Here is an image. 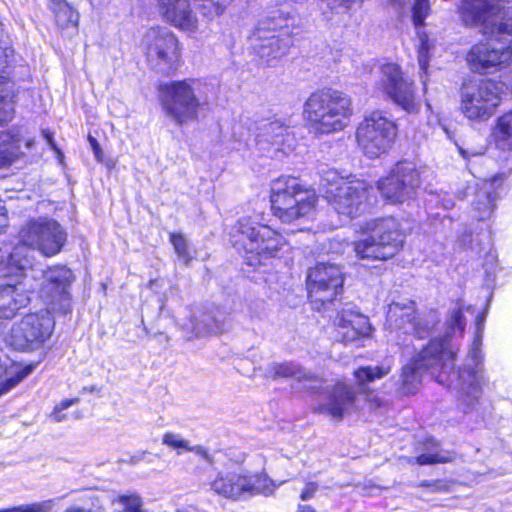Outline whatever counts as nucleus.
<instances>
[{
	"label": "nucleus",
	"mask_w": 512,
	"mask_h": 512,
	"mask_svg": "<svg viewBox=\"0 0 512 512\" xmlns=\"http://www.w3.org/2000/svg\"><path fill=\"white\" fill-rule=\"evenodd\" d=\"M457 352L458 349L447 337L431 340L403 366L399 379L400 393H416L421 385L423 373L429 372L439 384L454 387L465 412L474 409L483 394V387L487 384L480 337L474 339L464 366L455 372L453 368Z\"/></svg>",
	"instance_id": "nucleus-1"
},
{
	"label": "nucleus",
	"mask_w": 512,
	"mask_h": 512,
	"mask_svg": "<svg viewBox=\"0 0 512 512\" xmlns=\"http://www.w3.org/2000/svg\"><path fill=\"white\" fill-rule=\"evenodd\" d=\"M67 232L55 219L38 217L26 221L18 232V244L11 252L0 249V274L34 272V251L45 257L61 252Z\"/></svg>",
	"instance_id": "nucleus-2"
},
{
	"label": "nucleus",
	"mask_w": 512,
	"mask_h": 512,
	"mask_svg": "<svg viewBox=\"0 0 512 512\" xmlns=\"http://www.w3.org/2000/svg\"><path fill=\"white\" fill-rule=\"evenodd\" d=\"M353 114L350 96L335 89L313 92L304 103L303 117L316 135L342 131Z\"/></svg>",
	"instance_id": "nucleus-3"
},
{
	"label": "nucleus",
	"mask_w": 512,
	"mask_h": 512,
	"mask_svg": "<svg viewBox=\"0 0 512 512\" xmlns=\"http://www.w3.org/2000/svg\"><path fill=\"white\" fill-rule=\"evenodd\" d=\"M297 17L283 9L259 20L250 42L253 53L268 66H274L289 51Z\"/></svg>",
	"instance_id": "nucleus-4"
},
{
	"label": "nucleus",
	"mask_w": 512,
	"mask_h": 512,
	"mask_svg": "<svg viewBox=\"0 0 512 512\" xmlns=\"http://www.w3.org/2000/svg\"><path fill=\"white\" fill-rule=\"evenodd\" d=\"M231 241L234 247L245 253L247 264L254 267L278 257L287 245L279 232L250 216L238 220L231 232Z\"/></svg>",
	"instance_id": "nucleus-5"
},
{
	"label": "nucleus",
	"mask_w": 512,
	"mask_h": 512,
	"mask_svg": "<svg viewBox=\"0 0 512 512\" xmlns=\"http://www.w3.org/2000/svg\"><path fill=\"white\" fill-rule=\"evenodd\" d=\"M402 245L399 224L395 218L389 217L366 222L353 248L359 259L384 261L394 257Z\"/></svg>",
	"instance_id": "nucleus-6"
},
{
	"label": "nucleus",
	"mask_w": 512,
	"mask_h": 512,
	"mask_svg": "<svg viewBox=\"0 0 512 512\" xmlns=\"http://www.w3.org/2000/svg\"><path fill=\"white\" fill-rule=\"evenodd\" d=\"M317 201L315 192L292 176H280L271 183L270 202L273 215L283 223L310 216Z\"/></svg>",
	"instance_id": "nucleus-7"
},
{
	"label": "nucleus",
	"mask_w": 512,
	"mask_h": 512,
	"mask_svg": "<svg viewBox=\"0 0 512 512\" xmlns=\"http://www.w3.org/2000/svg\"><path fill=\"white\" fill-rule=\"evenodd\" d=\"M320 185L335 211L347 218H354L365 208L368 188L360 180H346L333 169L321 175Z\"/></svg>",
	"instance_id": "nucleus-8"
},
{
	"label": "nucleus",
	"mask_w": 512,
	"mask_h": 512,
	"mask_svg": "<svg viewBox=\"0 0 512 512\" xmlns=\"http://www.w3.org/2000/svg\"><path fill=\"white\" fill-rule=\"evenodd\" d=\"M398 127L385 112L375 110L365 115L356 129L359 149L369 158L387 153L397 138Z\"/></svg>",
	"instance_id": "nucleus-9"
},
{
	"label": "nucleus",
	"mask_w": 512,
	"mask_h": 512,
	"mask_svg": "<svg viewBox=\"0 0 512 512\" xmlns=\"http://www.w3.org/2000/svg\"><path fill=\"white\" fill-rule=\"evenodd\" d=\"M502 85L491 80L464 84L460 91V110L470 121L490 119L501 102Z\"/></svg>",
	"instance_id": "nucleus-10"
},
{
	"label": "nucleus",
	"mask_w": 512,
	"mask_h": 512,
	"mask_svg": "<svg viewBox=\"0 0 512 512\" xmlns=\"http://www.w3.org/2000/svg\"><path fill=\"white\" fill-rule=\"evenodd\" d=\"M196 80L173 81L162 91L161 104L167 117L177 124L195 120L201 105Z\"/></svg>",
	"instance_id": "nucleus-11"
},
{
	"label": "nucleus",
	"mask_w": 512,
	"mask_h": 512,
	"mask_svg": "<svg viewBox=\"0 0 512 512\" xmlns=\"http://www.w3.org/2000/svg\"><path fill=\"white\" fill-rule=\"evenodd\" d=\"M54 320L48 311L30 313L15 322L6 342L16 350H36L51 336Z\"/></svg>",
	"instance_id": "nucleus-12"
},
{
	"label": "nucleus",
	"mask_w": 512,
	"mask_h": 512,
	"mask_svg": "<svg viewBox=\"0 0 512 512\" xmlns=\"http://www.w3.org/2000/svg\"><path fill=\"white\" fill-rule=\"evenodd\" d=\"M437 321L434 312L429 314V319L416 317L415 303L410 300L392 302L387 311L386 329L392 338L401 340L402 336H416L424 338L429 335Z\"/></svg>",
	"instance_id": "nucleus-13"
},
{
	"label": "nucleus",
	"mask_w": 512,
	"mask_h": 512,
	"mask_svg": "<svg viewBox=\"0 0 512 512\" xmlns=\"http://www.w3.org/2000/svg\"><path fill=\"white\" fill-rule=\"evenodd\" d=\"M344 278L335 264L318 263L307 274L306 286L313 309L320 311L342 291Z\"/></svg>",
	"instance_id": "nucleus-14"
},
{
	"label": "nucleus",
	"mask_w": 512,
	"mask_h": 512,
	"mask_svg": "<svg viewBox=\"0 0 512 512\" xmlns=\"http://www.w3.org/2000/svg\"><path fill=\"white\" fill-rule=\"evenodd\" d=\"M375 89L387 95L406 112L417 113L419 111L420 104L416 99L414 84L403 77L397 64L386 63L380 67Z\"/></svg>",
	"instance_id": "nucleus-15"
},
{
	"label": "nucleus",
	"mask_w": 512,
	"mask_h": 512,
	"mask_svg": "<svg viewBox=\"0 0 512 512\" xmlns=\"http://www.w3.org/2000/svg\"><path fill=\"white\" fill-rule=\"evenodd\" d=\"M143 46L148 60L159 70L169 71L180 61V44L173 32L167 28L153 27L143 37Z\"/></svg>",
	"instance_id": "nucleus-16"
},
{
	"label": "nucleus",
	"mask_w": 512,
	"mask_h": 512,
	"mask_svg": "<svg viewBox=\"0 0 512 512\" xmlns=\"http://www.w3.org/2000/svg\"><path fill=\"white\" fill-rule=\"evenodd\" d=\"M29 277L32 275L36 281L38 275H41L40 297L53 309H65L70 299V287L74 280L73 272L63 265H55L48 267L45 271H38L34 268V272L28 271ZM35 285V283H33Z\"/></svg>",
	"instance_id": "nucleus-17"
},
{
	"label": "nucleus",
	"mask_w": 512,
	"mask_h": 512,
	"mask_svg": "<svg viewBox=\"0 0 512 512\" xmlns=\"http://www.w3.org/2000/svg\"><path fill=\"white\" fill-rule=\"evenodd\" d=\"M420 186L419 172L414 163L399 162L390 174L378 182V189L386 201L403 203L411 199Z\"/></svg>",
	"instance_id": "nucleus-18"
},
{
	"label": "nucleus",
	"mask_w": 512,
	"mask_h": 512,
	"mask_svg": "<svg viewBox=\"0 0 512 512\" xmlns=\"http://www.w3.org/2000/svg\"><path fill=\"white\" fill-rule=\"evenodd\" d=\"M484 35L487 42L474 45L467 55L471 70L479 73L512 61V40L498 39L496 34L491 33Z\"/></svg>",
	"instance_id": "nucleus-19"
},
{
	"label": "nucleus",
	"mask_w": 512,
	"mask_h": 512,
	"mask_svg": "<svg viewBox=\"0 0 512 512\" xmlns=\"http://www.w3.org/2000/svg\"><path fill=\"white\" fill-rule=\"evenodd\" d=\"M0 278H6L7 283L0 285V318H12L16 312L25 307L30 301V293L36 289L29 277L28 271L23 274H0Z\"/></svg>",
	"instance_id": "nucleus-20"
},
{
	"label": "nucleus",
	"mask_w": 512,
	"mask_h": 512,
	"mask_svg": "<svg viewBox=\"0 0 512 512\" xmlns=\"http://www.w3.org/2000/svg\"><path fill=\"white\" fill-rule=\"evenodd\" d=\"M458 12L465 26H482L483 34H494L500 5L489 0H460Z\"/></svg>",
	"instance_id": "nucleus-21"
},
{
	"label": "nucleus",
	"mask_w": 512,
	"mask_h": 512,
	"mask_svg": "<svg viewBox=\"0 0 512 512\" xmlns=\"http://www.w3.org/2000/svg\"><path fill=\"white\" fill-rule=\"evenodd\" d=\"M210 490L217 496L236 501L245 494L261 491L251 477L236 471H221L209 482Z\"/></svg>",
	"instance_id": "nucleus-22"
},
{
	"label": "nucleus",
	"mask_w": 512,
	"mask_h": 512,
	"mask_svg": "<svg viewBox=\"0 0 512 512\" xmlns=\"http://www.w3.org/2000/svg\"><path fill=\"white\" fill-rule=\"evenodd\" d=\"M165 21L175 28L194 34L199 29V20L194 12L193 0H156Z\"/></svg>",
	"instance_id": "nucleus-23"
},
{
	"label": "nucleus",
	"mask_w": 512,
	"mask_h": 512,
	"mask_svg": "<svg viewBox=\"0 0 512 512\" xmlns=\"http://www.w3.org/2000/svg\"><path fill=\"white\" fill-rule=\"evenodd\" d=\"M336 336L342 342L368 338L372 327L367 316L351 308H343L334 319Z\"/></svg>",
	"instance_id": "nucleus-24"
},
{
	"label": "nucleus",
	"mask_w": 512,
	"mask_h": 512,
	"mask_svg": "<svg viewBox=\"0 0 512 512\" xmlns=\"http://www.w3.org/2000/svg\"><path fill=\"white\" fill-rule=\"evenodd\" d=\"M354 399L353 390L343 383H338L321 402L320 409L333 419L340 420L352 409Z\"/></svg>",
	"instance_id": "nucleus-25"
},
{
	"label": "nucleus",
	"mask_w": 512,
	"mask_h": 512,
	"mask_svg": "<svg viewBox=\"0 0 512 512\" xmlns=\"http://www.w3.org/2000/svg\"><path fill=\"white\" fill-rule=\"evenodd\" d=\"M258 144L269 143L274 146L275 152L289 153L292 150L294 138L289 127L280 120L265 123L260 129Z\"/></svg>",
	"instance_id": "nucleus-26"
},
{
	"label": "nucleus",
	"mask_w": 512,
	"mask_h": 512,
	"mask_svg": "<svg viewBox=\"0 0 512 512\" xmlns=\"http://www.w3.org/2000/svg\"><path fill=\"white\" fill-rule=\"evenodd\" d=\"M501 184L502 179L495 176L492 179L482 181L480 188L476 191L473 206L480 220L486 219L492 214L498 196L497 190Z\"/></svg>",
	"instance_id": "nucleus-27"
},
{
	"label": "nucleus",
	"mask_w": 512,
	"mask_h": 512,
	"mask_svg": "<svg viewBox=\"0 0 512 512\" xmlns=\"http://www.w3.org/2000/svg\"><path fill=\"white\" fill-rule=\"evenodd\" d=\"M8 48L0 45V123L6 122L12 117L13 106L11 103L12 85L8 80L6 71L8 64Z\"/></svg>",
	"instance_id": "nucleus-28"
},
{
	"label": "nucleus",
	"mask_w": 512,
	"mask_h": 512,
	"mask_svg": "<svg viewBox=\"0 0 512 512\" xmlns=\"http://www.w3.org/2000/svg\"><path fill=\"white\" fill-rule=\"evenodd\" d=\"M21 132L11 129L0 133V168L13 163L20 155Z\"/></svg>",
	"instance_id": "nucleus-29"
},
{
	"label": "nucleus",
	"mask_w": 512,
	"mask_h": 512,
	"mask_svg": "<svg viewBox=\"0 0 512 512\" xmlns=\"http://www.w3.org/2000/svg\"><path fill=\"white\" fill-rule=\"evenodd\" d=\"M183 326L196 337L218 334L224 329L223 323L210 314H201L199 317L193 316L190 323Z\"/></svg>",
	"instance_id": "nucleus-30"
},
{
	"label": "nucleus",
	"mask_w": 512,
	"mask_h": 512,
	"mask_svg": "<svg viewBox=\"0 0 512 512\" xmlns=\"http://www.w3.org/2000/svg\"><path fill=\"white\" fill-rule=\"evenodd\" d=\"M264 376L273 380L293 378L298 381L308 378L302 367L291 363H271L264 370Z\"/></svg>",
	"instance_id": "nucleus-31"
},
{
	"label": "nucleus",
	"mask_w": 512,
	"mask_h": 512,
	"mask_svg": "<svg viewBox=\"0 0 512 512\" xmlns=\"http://www.w3.org/2000/svg\"><path fill=\"white\" fill-rule=\"evenodd\" d=\"M493 136L499 149L512 151V111L498 118Z\"/></svg>",
	"instance_id": "nucleus-32"
},
{
	"label": "nucleus",
	"mask_w": 512,
	"mask_h": 512,
	"mask_svg": "<svg viewBox=\"0 0 512 512\" xmlns=\"http://www.w3.org/2000/svg\"><path fill=\"white\" fill-rule=\"evenodd\" d=\"M50 9L54 13L55 21L59 27L77 26L79 15L65 0L53 2V6H50Z\"/></svg>",
	"instance_id": "nucleus-33"
},
{
	"label": "nucleus",
	"mask_w": 512,
	"mask_h": 512,
	"mask_svg": "<svg viewBox=\"0 0 512 512\" xmlns=\"http://www.w3.org/2000/svg\"><path fill=\"white\" fill-rule=\"evenodd\" d=\"M392 370L391 361H384L383 363L376 366H365L360 367L354 372V376L357 382L361 385L382 379L387 376Z\"/></svg>",
	"instance_id": "nucleus-34"
},
{
	"label": "nucleus",
	"mask_w": 512,
	"mask_h": 512,
	"mask_svg": "<svg viewBox=\"0 0 512 512\" xmlns=\"http://www.w3.org/2000/svg\"><path fill=\"white\" fill-rule=\"evenodd\" d=\"M453 481L449 479L421 480L415 487L430 494H445L452 491Z\"/></svg>",
	"instance_id": "nucleus-35"
},
{
	"label": "nucleus",
	"mask_w": 512,
	"mask_h": 512,
	"mask_svg": "<svg viewBox=\"0 0 512 512\" xmlns=\"http://www.w3.org/2000/svg\"><path fill=\"white\" fill-rule=\"evenodd\" d=\"M455 459V455L449 450H439L429 453H422L415 458V463L424 465L444 464L452 462Z\"/></svg>",
	"instance_id": "nucleus-36"
},
{
	"label": "nucleus",
	"mask_w": 512,
	"mask_h": 512,
	"mask_svg": "<svg viewBox=\"0 0 512 512\" xmlns=\"http://www.w3.org/2000/svg\"><path fill=\"white\" fill-rule=\"evenodd\" d=\"M193 6L198 9L203 17L213 19L224 13L226 6L214 0H193Z\"/></svg>",
	"instance_id": "nucleus-37"
},
{
	"label": "nucleus",
	"mask_w": 512,
	"mask_h": 512,
	"mask_svg": "<svg viewBox=\"0 0 512 512\" xmlns=\"http://www.w3.org/2000/svg\"><path fill=\"white\" fill-rule=\"evenodd\" d=\"M170 241L174 247V250L178 256V258L184 263L189 264L192 260L193 255L191 253L188 240L181 233H171Z\"/></svg>",
	"instance_id": "nucleus-38"
},
{
	"label": "nucleus",
	"mask_w": 512,
	"mask_h": 512,
	"mask_svg": "<svg viewBox=\"0 0 512 512\" xmlns=\"http://www.w3.org/2000/svg\"><path fill=\"white\" fill-rule=\"evenodd\" d=\"M494 34L497 36L504 34L512 35V9H504V7L500 6Z\"/></svg>",
	"instance_id": "nucleus-39"
},
{
	"label": "nucleus",
	"mask_w": 512,
	"mask_h": 512,
	"mask_svg": "<svg viewBox=\"0 0 512 512\" xmlns=\"http://www.w3.org/2000/svg\"><path fill=\"white\" fill-rule=\"evenodd\" d=\"M322 9L330 10L332 13L339 14L347 12L354 5L360 4L363 0H321Z\"/></svg>",
	"instance_id": "nucleus-40"
},
{
	"label": "nucleus",
	"mask_w": 512,
	"mask_h": 512,
	"mask_svg": "<svg viewBox=\"0 0 512 512\" xmlns=\"http://www.w3.org/2000/svg\"><path fill=\"white\" fill-rule=\"evenodd\" d=\"M50 508V502L43 501L1 508L0 512H49Z\"/></svg>",
	"instance_id": "nucleus-41"
},
{
	"label": "nucleus",
	"mask_w": 512,
	"mask_h": 512,
	"mask_svg": "<svg viewBox=\"0 0 512 512\" xmlns=\"http://www.w3.org/2000/svg\"><path fill=\"white\" fill-rule=\"evenodd\" d=\"M429 13V0H415L412 8V20L415 27L422 26Z\"/></svg>",
	"instance_id": "nucleus-42"
},
{
	"label": "nucleus",
	"mask_w": 512,
	"mask_h": 512,
	"mask_svg": "<svg viewBox=\"0 0 512 512\" xmlns=\"http://www.w3.org/2000/svg\"><path fill=\"white\" fill-rule=\"evenodd\" d=\"M118 502H120L126 512H143L142 510V499L137 494H124L118 496Z\"/></svg>",
	"instance_id": "nucleus-43"
},
{
	"label": "nucleus",
	"mask_w": 512,
	"mask_h": 512,
	"mask_svg": "<svg viewBox=\"0 0 512 512\" xmlns=\"http://www.w3.org/2000/svg\"><path fill=\"white\" fill-rule=\"evenodd\" d=\"M420 45L418 48V62L422 70H426L428 66V52L432 44L425 33H419Z\"/></svg>",
	"instance_id": "nucleus-44"
},
{
	"label": "nucleus",
	"mask_w": 512,
	"mask_h": 512,
	"mask_svg": "<svg viewBox=\"0 0 512 512\" xmlns=\"http://www.w3.org/2000/svg\"><path fill=\"white\" fill-rule=\"evenodd\" d=\"M79 402V399L78 398H73V399H65L63 401L60 402L59 405H57L53 412L51 413L50 415V418L52 419V421L54 422H61V421H65V420H68L69 417L63 413L64 410L68 409L69 407H71L73 404H76Z\"/></svg>",
	"instance_id": "nucleus-45"
},
{
	"label": "nucleus",
	"mask_w": 512,
	"mask_h": 512,
	"mask_svg": "<svg viewBox=\"0 0 512 512\" xmlns=\"http://www.w3.org/2000/svg\"><path fill=\"white\" fill-rule=\"evenodd\" d=\"M162 444L172 448H191L189 442L180 434L167 432L164 434Z\"/></svg>",
	"instance_id": "nucleus-46"
},
{
	"label": "nucleus",
	"mask_w": 512,
	"mask_h": 512,
	"mask_svg": "<svg viewBox=\"0 0 512 512\" xmlns=\"http://www.w3.org/2000/svg\"><path fill=\"white\" fill-rule=\"evenodd\" d=\"M30 372H31V368H25V369H22L21 371H18L15 376L8 378L6 380L3 388L1 389L0 394L5 393V392L9 391L11 388H13L14 386H16L20 381H22L25 377H27Z\"/></svg>",
	"instance_id": "nucleus-47"
},
{
	"label": "nucleus",
	"mask_w": 512,
	"mask_h": 512,
	"mask_svg": "<svg viewBox=\"0 0 512 512\" xmlns=\"http://www.w3.org/2000/svg\"><path fill=\"white\" fill-rule=\"evenodd\" d=\"M319 490V484L314 481H308L305 483L302 488L299 498L301 501H308L315 497L316 493Z\"/></svg>",
	"instance_id": "nucleus-48"
},
{
	"label": "nucleus",
	"mask_w": 512,
	"mask_h": 512,
	"mask_svg": "<svg viewBox=\"0 0 512 512\" xmlns=\"http://www.w3.org/2000/svg\"><path fill=\"white\" fill-rule=\"evenodd\" d=\"M450 328L452 330H459L460 332L464 331L465 323H464V315L461 309H455L452 311L450 316Z\"/></svg>",
	"instance_id": "nucleus-49"
},
{
	"label": "nucleus",
	"mask_w": 512,
	"mask_h": 512,
	"mask_svg": "<svg viewBox=\"0 0 512 512\" xmlns=\"http://www.w3.org/2000/svg\"><path fill=\"white\" fill-rule=\"evenodd\" d=\"M89 140V143L91 145V148L93 150V153H94V156L95 158L99 161V162H102L103 161V151L99 145V143L97 142V140L95 138H93L92 136H89L88 138Z\"/></svg>",
	"instance_id": "nucleus-50"
},
{
	"label": "nucleus",
	"mask_w": 512,
	"mask_h": 512,
	"mask_svg": "<svg viewBox=\"0 0 512 512\" xmlns=\"http://www.w3.org/2000/svg\"><path fill=\"white\" fill-rule=\"evenodd\" d=\"M457 147H458L459 153L465 159H469L470 157L478 156V155H482L483 154V149L482 148L470 151V150L464 149L463 147H461L459 145H457Z\"/></svg>",
	"instance_id": "nucleus-51"
},
{
	"label": "nucleus",
	"mask_w": 512,
	"mask_h": 512,
	"mask_svg": "<svg viewBox=\"0 0 512 512\" xmlns=\"http://www.w3.org/2000/svg\"><path fill=\"white\" fill-rule=\"evenodd\" d=\"M294 512H318L312 505L298 504Z\"/></svg>",
	"instance_id": "nucleus-52"
},
{
	"label": "nucleus",
	"mask_w": 512,
	"mask_h": 512,
	"mask_svg": "<svg viewBox=\"0 0 512 512\" xmlns=\"http://www.w3.org/2000/svg\"><path fill=\"white\" fill-rule=\"evenodd\" d=\"M421 445L423 446V448H435L439 444L434 438L427 437L424 439V441L421 443Z\"/></svg>",
	"instance_id": "nucleus-53"
},
{
	"label": "nucleus",
	"mask_w": 512,
	"mask_h": 512,
	"mask_svg": "<svg viewBox=\"0 0 512 512\" xmlns=\"http://www.w3.org/2000/svg\"><path fill=\"white\" fill-rule=\"evenodd\" d=\"M42 134H43L44 138L47 140V143L51 147V149L57 150V147H56V144H55V142L53 140L52 134L49 131H46V130H44L42 132Z\"/></svg>",
	"instance_id": "nucleus-54"
},
{
	"label": "nucleus",
	"mask_w": 512,
	"mask_h": 512,
	"mask_svg": "<svg viewBox=\"0 0 512 512\" xmlns=\"http://www.w3.org/2000/svg\"><path fill=\"white\" fill-rule=\"evenodd\" d=\"M63 512H95L92 509H87L84 507L78 506H69Z\"/></svg>",
	"instance_id": "nucleus-55"
},
{
	"label": "nucleus",
	"mask_w": 512,
	"mask_h": 512,
	"mask_svg": "<svg viewBox=\"0 0 512 512\" xmlns=\"http://www.w3.org/2000/svg\"><path fill=\"white\" fill-rule=\"evenodd\" d=\"M6 225H7V223H6L5 217L0 216V229L3 227H6Z\"/></svg>",
	"instance_id": "nucleus-56"
},
{
	"label": "nucleus",
	"mask_w": 512,
	"mask_h": 512,
	"mask_svg": "<svg viewBox=\"0 0 512 512\" xmlns=\"http://www.w3.org/2000/svg\"><path fill=\"white\" fill-rule=\"evenodd\" d=\"M443 130L449 139H452V134L447 127H443Z\"/></svg>",
	"instance_id": "nucleus-57"
},
{
	"label": "nucleus",
	"mask_w": 512,
	"mask_h": 512,
	"mask_svg": "<svg viewBox=\"0 0 512 512\" xmlns=\"http://www.w3.org/2000/svg\"><path fill=\"white\" fill-rule=\"evenodd\" d=\"M6 372V368L4 367V365H2L0 363V377H2V375Z\"/></svg>",
	"instance_id": "nucleus-58"
},
{
	"label": "nucleus",
	"mask_w": 512,
	"mask_h": 512,
	"mask_svg": "<svg viewBox=\"0 0 512 512\" xmlns=\"http://www.w3.org/2000/svg\"><path fill=\"white\" fill-rule=\"evenodd\" d=\"M57 0H50V6H53V2H56Z\"/></svg>",
	"instance_id": "nucleus-59"
},
{
	"label": "nucleus",
	"mask_w": 512,
	"mask_h": 512,
	"mask_svg": "<svg viewBox=\"0 0 512 512\" xmlns=\"http://www.w3.org/2000/svg\"><path fill=\"white\" fill-rule=\"evenodd\" d=\"M198 451H199V452H201V453H203V454L206 452V450H203V449H200V450H198Z\"/></svg>",
	"instance_id": "nucleus-60"
}]
</instances>
